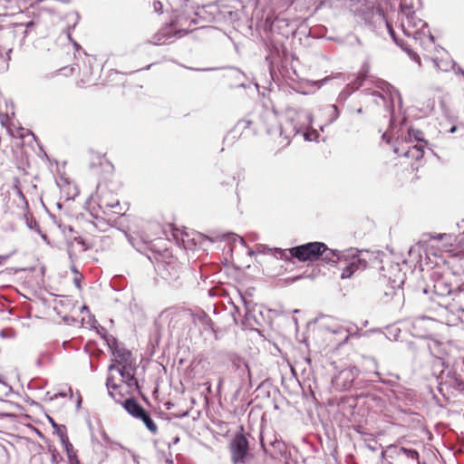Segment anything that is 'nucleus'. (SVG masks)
Wrapping results in <instances>:
<instances>
[{
	"label": "nucleus",
	"instance_id": "obj_21",
	"mask_svg": "<svg viewBox=\"0 0 464 464\" xmlns=\"http://www.w3.org/2000/svg\"><path fill=\"white\" fill-rule=\"evenodd\" d=\"M369 72V68L367 66H363L359 72L356 82L352 83V90H357L362 83V82L367 78V74Z\"/></svg>",
	"mask_w": 464,
	"mask_h": 464
},
{
	"label": "nucleus",
	"instance_id": "obj_28",
	"mask_svg": "<svg viewBox=\"0 0 464 464\" xmlns=\"http://www.w3.org/2000/svg\"><path fill=\"white\" fill-rule=\"evenodd\" d=\"M153 8L156 13L160 14L163 9V5L160 1L155 0V1H153Z\"/></svg>",
	"mask_w": 464,
	"mask_h": 464
},
{
	"label": "nucleus",
	"instance_id": "obj_19",
	"mask_svg": "<svg viewBox=\"0 0 464 464\" xmlns=\"http://www.w3.org/2000/svg\"><path fill=\"white\" fill-rule=\"evenodd\" d=\"M138 419L143 421L151 433L155 434L157 432L158 427L146 411Z\"/></svg>",
	"mask_w": 464,
	"mask_h": 464
},
{
	"label": "nucleus",
	"instance_id": "obj_42",
	"mask_svg": "<svg viewBox=\"0 0 464 464\" xmlns=\"http://www.w3.org/2000/svg\"><path fill=\"white\" fill-rule=\"evenodd\" d=\"M383 464H392V463L389 461H386V459H385V460H383Z\"/></svg>",
	"mask_w": 464,
	"mask_h": 464
},
{
	"label": "nucleus",
	"instance_id": "obj_15",
	"mask_svg": "<svg viewBox=\"0 0 464 464\" xmlns=\"http://www.w3.org/2000/svg\"><path fill=\"white\" fill-rule=\"evenodd\" d=\"M106 385H107V388H108V391H109V394L116 401L120 402L121 399L122 398L121 390L124 389V386L123 385H117V384H115L113 382L112 377H111V376L107 378Z\"/></svg>",
	"mask_w": 464,
	"mask_h": 464
},
{
	"label": "nucleus",
	"instance_id": "obj_24",
	"mask_svg": "<svg viewBox=\"0 0 464 464\" xmlns=\"http://www.w3.org/2000/svg\"><path fill=\"white\" fill-rule=\"evenodd\" d=\"M402 456H405L407 459L419 461V453L415 450H408L404 448Z\"/></svg>",
	"mask_w": 464,
	"mask_h": 464
},
{
	"label": "nucleus",
	"instance_id": "obj_27",
	"mask_svg": "<svg viewBox=\"0 0 464 464\" xmlns=\"http://www.w3.org/2000/svg\"><path fill=\"white\" fill-rule=\"evenodd\" d=\"M119 205V200L118 199H115L114 201H106L105 199H102L101 201V207H105V208H114L115 207H117Z\"/></svg>",
	"mask_w": 464,
	"mask_h": 464
},
{
	"label": "nucleus",
	"instance_id": "obj_40",
	"mask_svg": "<svg viewBox=\"0 0 464 464\" xmlns=\"http://www.w3.org/2000/svg\"><path fill=\"white\" fill-rule=\"evenodd\" d=\"M357 112H358V113H362V110L361 108H359V109L357 110Z\"/></svg>",
	"mask_w": 464,
	"mask_h": 464
},
{
	"label": "nucleus",
	"instance_id": "obj_37",
	"mask_svg": "<svg viewBox=\"0 0 464 464\" xmlns=\"http://www.w3.org/2000/svg\"><path fill=\"white\" fill-rule=\"evenodd\" d=\"M74 281H75V284H76L77 287L80 288L79 280L77 278H75Z\"/></svg>",
	"mask_w": 464,
	"mask_h": 464
},
{
	"label": "nucleus",
	"instance_id": "obj_6",
	"mask_svg": "<svg viewBox=\"0 0 464 464\" xmlns=\"http://www.w3.org/2000/svg\"><path fill=\"white\" fill-rule=\"evenodd\" d=\"M432 291L434 297L432 299L442 305L452 294L453 288L450 279L444 276H434Z\"/></svg>",
	"mask_w": 464,
	"mask_h": 464
},
{
	"label": "nucleus",
	"instance_id": "obj_8",
	"mask_svg": "<svg viewBox=\"0 0 464 464\" xmlns=\"http://www.w3.org/2000/svg\"><path fill=\"white\" fill-rule=\"evenodd\" d=\"M439 325V322L426 316L416 318L412 323L415 334L420 337H430Z\"/></svg>",
	"mask_w": 464,
	"mask_h": 464
},
{
	"label": "nucleus",
	"instance_id": "obj_4",
	"mask_svg": "<svg viewBox=\"0 0 464 464\" xmlns=\"http://www.w3.org/2000/svg\"><path fill=\"white\" fill-rule=\"evenodd\" d=\"M256 0H227L219 6V15L227 23H234L240 19L248 7L256 8Z\"/></svg>",
	"mask_w": 464,
	"mask_h": 464
},
{
	"label": "nucleus",
	"instance_id": "obj_31",
	"mask_svg": "<svg viewBox=\"0 0 464 464\" xmlns=\"http://www.w3.org/2000/svg\"><path fill=\"white\" fill-rule=\"evenodd\" d=\"M387 27H388L391 36L393 38V40H395L394 32H393L392 27L390 24H387Z\"/></svg>",
	"mask_w": 464,
	"mask_h": 464
},
{
	"label": "nucleus",
	"instance_id": "obj_35",
	"mask_svg": "<svg viewBox=\"0 0 464 464\" xmlns=\"http://www.w3.org/2000/svg\"><path fill=\"white\" fill-rule=\"evenodd\" d=\"M414 59L416 60V62L420 64V57L416 54H414Z\"/></svg>",
	"mask_w": 464,
	"mask_h": 464
},
{
	"label": "nucleus",
	"instance_id": "obj_34",
	"mask_svg": "<svg viewBox=\"0 0 464 464\" xmlns=\"http://www.w3.org/2000/svg\"><path fill=\"white\" fill-rule=\"evenodd\" d=\"M165 464H174L171 459H167Z\"/></svg>",
	"mask_w": 464,
	"mask_h": 464
},
{
	"label": "nucleus",
	"instance_id": "obj_30",
	"mask_svg": "<svg viewBox=\"0 0 464 464\" xmlns=\"http://www.w3.org/2000/svg\"><path fill=\"white\" fill-rule=\"evenodd\" d=\"M68 464H81V463L77 457V458L68 459Z\"/></svg>",
	"mask_w": 464,
	"mask_h": 464
},
{
	"label": "nucleus",
	"instance_id": "obj_38",
	"mask_svg": "<svg viewBox=\"0 0 464 464\" xmlns=\"http://www.w3.org/2000/svg\"><path fill=\"white\" fill-rule=\"evenodd\" d=\"M348 338H349V335H348V334H346V335L344 336V338H343V342H346V341L348 340Z\"/></svg>",
	"mask_w": 464,
	"mask_h": 464
},
{
	"label": "nucleus",
	"instance_id": "obj_12",
	"mask_svg": "<svg viewBox=\"0 0 464 464\" xmlns=\"http://www.w3.org/2000/svg\"><path fill=\"white\" fill-rule=\"evenodd\" d=\"M192 24H195L194 20H188L186 15L180 14L174 22L171 23V26L179 27V29L176 32V35L181 37L182 35L193 30L191 26Z\"/></svg>",
	"mask_w": 464,
	"mask_h": 464
},
{
	"label": "nucleus",
	"instance_id": "obj_16",
	"mask_svg": "<svg viewBox=\"0 0 464 464\" xmlns=\"http://www.w3.org/2000/svg\"><path fill=\"white\" fill-rule=\"evenodd\" d=\"M404 451V448H399L394 445L388 446L385 450H383L381 453V458L382 460H385L386 458L390 459H398L402 456Z\"/></svg>",
	"mask_w": 464,
	"mask_h": 464
},
{
	"label": "nucleus",
	"instance_id": "obj_1",
	"mask_svg": "<svg viewBox=\"0 0 464 464\" xmlns=\"http://www.w3.org/2000/svg\"><path fill=\"white\" fill-rule=\"evenodd\" d=\"M401 22V29L406 36L412 37L424 45L434 43V37L428 29L427 24L411 7L402 8Z\"/></svg>",
	"mask_w": 464,
	"mask_h": 464
},
{
	"label": "nucleus",
	"instance_id": "obj_23",
	"mask_svg": "<svg viewBox=\"0 0 464 464\" xmlns=\"http://www.w3.org/2000/svg\"><path fill=\"white\" fill-rule=\"evenodd\" d=\"M25 218H26V224H27V227H28L30 229H32V230H35V231H37L38 233H40V234H41L42 238H43L44 240H46V236H45L44 234H42V233H41V231H40V228H39V226H38L37 222H36L34 219H33V218H31L27 217V216H25Z\"/></svg>",
	"mask_w": 464,
	"mask_h": 464
},
{
	"label": "nucleus",
	"instance_id": "obj_33",
	"mask_svg": "<svg viewBox=\"0 0 464 464\" xmlns=\"http://www.w3.org/2000/svg\"><path fill=\"white\" fill-rule=\"evenodd\" d=\"M380 83H381V88H382V89H384V87H386V88H389V87H390V86H389V84H388V83H386V82H381Z\"/></svg>",
	"mask_w": 464,
	"mask_h": 464
},
{
	"label": "nucleus",
	"instance_id": "obj_29",
	"mask_svg": "<svg viewBox=\"0 0 464 464\" xmlns=\"http://www.w3.org/2000/svg\"><path fill=\"white\" fill-rule=\"evenodd\" d=\"M53 425L54 428H57V434H58L60 439H61V435L62 434H66L65 430H64V428H63V429L59 428L54 422H53Z\"/></svg>",
	"mask_w": 464,
	"mask_h": 464
},
{
	"label": "nucleus",
	"instance_id": "obj_41",
	"mask_svg": "<svg viewBox=\"0 0 464 464\" xmlns=\"http://www.w3.org/2000/svg\"><path fill=\"white\" fill-rule=\"evenodd\" d=\"M60 396H62V397H65V396H66V393L61 392V393H60Z\"/></svg>",
	"mask_w": 464,
	"mask_h": 464
},
{
	"label": "nucleus",
	"instance_id": "obj_5",
	"mask_svg": "<svg viewBox=\"0 0 464 464\" xmlns=\"http://www.w3.org/2000/svg\"><path fill=\"white\" fill-rule=\"evenodd\" d=\"M325 250V245L320 242H312L289 249L292 256L301 262L317 260Z\"/></svg>",
	"mask_w": 464,
	"mask_h": 464
},
{
	"label": "nucleus",
	"instance_id": "obj_14",
	"mask_svg": "<svg viewBox=\"0 0 464 464\" xmlns=\"http://www.w3.org/2000/svg\"><path fill=\"white\" fill-rule=\"evenodd\" d=\"M123 407L135 418H139L145 411V410L133 399H127L123 403Z\"/></svg>",
	"mask_w": 464,
	"mask_h": 464
},
{
	"label": "nucleus",
	"instance_id": "obj_20",
	"mask_svg": "<svg viewBox=\"0 0 464 464\" xmlns=\"http://www.w3.org/2000/svg\"><path fill=\"white\" fill-rule=\"evenodd\" d=\"M430 349L431 353L439 358H442L447 354L445 344L437 341H433V343L430 344Z\"/></svg>",
	"mask_w": 464,
	"mask_h": 464
},
{
	"label": "nucleus",
	"instance_id": "obj_18",
	"mask_svg": "<svg viewBox=\"0 0 464 464\" xmlns=\"http://www.w3.org/2000/svg\"><path fill=\"white\" fill-rule=\"evenodd\" d=\"M61 443L66 452L68 459L77 458V453L74 450L73 446L70 442L69 438L66 434L61 435Z\"/></svg>",
	"mask_w": 464,
	"mask_h": 464
},
{
	"label": "nucleus",
	"instance_id": "obj_7",
	"mask_svg": "<svg viewBox=\"0 0 464 464\" xmlns=\"http://www.w3.org/2000/svg\"><path fill=\"white\" fill-rule=\"evenodd\" d=\"M394 152L398 156H403L412 160H419L423 157V146L420 144L410 145L407 140H401L395 148Z\"/></svg>",
	"mask_w": 464,
	"mask_h": 464
},
{
	"label": "nucleus",
	"instance_id": "obj_10",
	"mask_svg": "<svg viewBox=\"0 0 464 464\" xmlns=\"http://www.w3.org/2000/svg\"><path fill=\"white\" fill-rule=\"evenodd\" d=\"M367 266V262L360 256H353L352 259L347 263L345 267L343 268L341 278H350L356 271L363 270Z\"/></svg>",
	"mask_w": 464,
	"mask_h": 464
},
{
	"label": "nucleus",
	"instance_id": "obj_36",
	"mask_svg": "<svg viewBox=\"0 0 464 464\" xmlns=\"http://www.w3.org/2000/svg\"><path fill=\"white\" fill-rule=\"evenodd\" d=\"M81 403H82V399H81V397L79 396L78 401H77V407H80V406H81Z\"/></svg>",
	"mask_w": 464,
	"mask_h": 464
},
{
	"label": "nucleus",
	"instance_id": "obj_39",
	"mask_svg": "<svg viewBox=\"0 0 464 464\" xmlns=\"http://www.w3.org/2000/svg\"><path fill=\"white\" fill-rule=\"evenodd\" d=\"M222 382H223V381H222V380H219V382H218V389L221 387Z\"/></svg>",
	"mask_w": 464,
	"mask_h": 464
},
{
	"label": "nucleus",
	"instance_id": "obj_13",
	"mask_svg": "<svg viewBox=\"0 0 464 464\" xmlns=\"http://www.w3.org/2000/svg\"><path fill=\"white\" fill-rule=\"evenodd\" d=\"M232 367L234 371L237 372V375L239 376L242 382H245L246 381H250L251 371L249 369L247 362L239 358L234 359L232 361Z\"/></svg>",
	"mask_w": 464,
	"mask_h": 464
},
{
	"label": "nucleus",
	"instance_id": "obj_43",
	"mask_svg": "<svg viewBox=\"0 0 464 464\" xmlns=\"http://www.w3.org/2000/svg\"><path fill=\"white\" fill-rule=\"evenodd\" d=\"M415 139H416L417 140H420V138L419 136H417V135H415Z\"/></svg>",
	"mask_w": 464,
	"mask_h": 464
},
{
	"label": "nucleus",
	"instance_id": "obj_17",
	"mask_svg": "<svg viewBox=\"0 0 464 464\" xmlns=\"http://www.w3.org/2000/svg\"><path fill=\"white\" fill-rule=\"evenodd\" d=\"M2 100L3 99L0 97V118L1 122L4 123L5 120H7L9 117L14 115V111L12 102H8L7 101L4 100L3 104Z\"/></svg>",
	"mask_w": 464,
	"mask_h": 464
},
{
	"label": "nucleus",
	"instance_id": "obj_11",
	"mask_svg": "<svg viewBox=\"0 0 464 464\" xmlns=\"http://www.w3.org/2000/svg\"><path fill=\"white\" fill-rule=\"evenodd\" d=\"M453 311H464V286L457 287L452 291L449 299L442 304Z\"/></svg>",
	"mask_w": 464,
	"mask_h": 464
},
{
	"label": "nucleus",
	"instance_id": "obj_9",
	"mask_svg": "<svg viewBox=\"0 0 464 464\" xmlns=\"http://www.w3.org/2000/svg\"><path fill=\"white\" fill-rule=\"evenodd\" d=\"M231 459L234 464L244 462L247 452V441L243 438H236L230 446Z\"/></svg>",
	"mask_w": 464,
	"mask_h": 464
},
{
	"label": "nucleus",
	"instance_id": "obj_3",
	"mask_svg": "<svg viewBox=\"0 0 464 464\" xmlns=\"http://www.w3.org/2000/svg\"><path fill=\"white\" fill-rule=\"evenodd\" d=\"M312 122V114L304 111H294L288 115L283 123L282 131L287 135H296L303 132L304 139L311 141L317 136L315 131L311 133L306 131L311 127Z\"/></svg>",
	"mask_w": 464,
	"mask_h": 464
},
{
	"label": "nucleus",
	"instance_id": "obj_25",
	"mask_svg": "<svg viewBox=\"0 0 464 464\" xmlns=\"http://www.w3.org/2000/svg\"><path fill=\"white\" fill-rule=\"evenodd\" d=\"M434 64L435 66L440 70V71H444V72H447L450 69L451 67V63L450 62H442L441 63H440L437 60H434Z\"/></svg>",
	"mask_w": 464,
	"mask_h": 464
},
{
	"label": "nucleus",
	"instance_id": "obj_22",
	"mask_svg": "<svg viewBox=\"0 0 464 464\" xmlns=\"http://www.w3.org/2000/svg\"><path fill=\"white\" fill-rule=\"evenodd\" d=\"M323 260L326 263H335L338 259L336 253L325 246V250L321 254Z\"/></svg>",
	"mask_w": 464,
	"mask_h": 464
},
{
	"label": "nucleus",
	"instance_id": "obj_2",
	"mask_svg": "<svg viewBox=\"0 0 464 464\" xmlns=\"http://www.w3.org/2000/svg\"><path fill=\"white\" fill-rule=\"evenodd\" d=\"M114 354V363L109 366V371L116 370L121 376L122 382L126 386L127 393H134L139 391L138 381L134 376L135 368L132 366L130 353L129 352L117 351Z\"/></svg>",
	"mask_w": 464,
	"mask_h": 464
},
{
	"label": "nucleus",
	"instance_id": "obj_26",
	"mask_svg": "<svg viewBox=\"0 0 464 464\" xmlns=\"http://www.w3.org/2000/svg\"><path fill=\"white\" fill-rule=\"evenodd\" d=\"M9 131L13 137H19L21 139L24 138L26 135L31 134L30 131L26 129L17 130L16 133H14L13 130H9Z\"/></svg>",
	"mask_w": 464,
	"mask_h": 464
},
{
	"label": "nucleus",
	"instance_id": "obj_32",
	"mask_svg": "<svg viewBox=\"0 0 464 464\" xmlns=\"http://www.w3.org/2000/svg\"><path fill=\"white\" fill-rule=\"evenodd\" d=\"M276 252H278L280 255H281V257L282 256H285L286 254H285V250H281V249H276Z\"/></svg>",
	"mask_w": 464,
	"mask_h": 464
}]
</instances>
